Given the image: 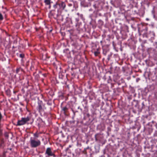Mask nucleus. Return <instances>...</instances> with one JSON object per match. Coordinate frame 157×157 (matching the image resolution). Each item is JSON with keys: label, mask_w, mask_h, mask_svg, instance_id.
<instances>
[{"label": "nucleus", "mask_w": 157, "mask_h": 157, "mask_svg": "<svg viewBox=\"0 0 157 157\" xmlns=\"http://www.w3.org/2000/svg\"><path fill=\"white\" fill-rule=\"evenodd\" d=\"M53 6L55 9H57L58 13L57 16L58 17L61 15L63 10L65 9L66 5L64 2H56Z\"/></svg>", "instance_id": "1"}, {"label": "nucleus", "mask_w": 157, "mask_h": 157, "mask_svg": "<svg viewBox=\"0 0 157 157\" xmlns=\"http://www.w3.org/2000/svg\"><path fill=\"white\" fill-rule=\"evenodd\" d=\"M41 142L40 140H36L34 139L31 138L30 140V144L32 147L35 148L40 145Z\"/></svg>", "instance_id": "2"}, {"label": "nucleus", "mask_w": 157, "mask_h": 157, "mask_svg": "<svg viewBox=\"0 0 157 157\" xmlns=\"http://www.w3.org/2000/svg\"><path fill=\"white\" fill-rule=\"evenodd\" d=\"M31 118L29 117H22L21 120L18 121L17 125L21 126L25 124Z\"/></svg>", "instance_id": "3"}, {"label": "nucleus", "mask_w": 157, "mask_h": 157, "mask_svg": "<svg viewBox=\"0 0 157 157\" xmlns=\"http://www.w3.org/2000/svg\"><path fill=\"white\" fill-rule=\"evenodd\" d=\"M46 109V107L43 104L42 101H40L38 102V105L37 107V109L38 110L39 112H41Z\"/></svg>", "instance_id": "4"}, {"label": "nucleus", "mask_w": 157, "mask_h": 157, "mask_svg": "<svg viewBox=\"0 0 157 157\" xmlns=\"http://www.w3.org/2000/svg\"><path fill=\"white\" fill-rule=\"evenodd\" d=\"M45 154L47 155L48 156H53L55 157V155L52 152L51 149L50 147L47 148L45 151Z\"/></svg>", "instance_id": "5"}, {"label": "nucleus", "mask_w": 157, "mask_h": 157, "mask_svg": "<svg viewBox=\"0 0 157 157\" xmlns=\"http://www.w3.org/2000/svg\"><path fill=\"white\" fill-rule=\"evenodd\" d=\"M44 2L46 6H48L49 9L51 8V4L52 2H51V0H44Z\"/></svg>", "instance_id": "6"}, {"label": "nucleus", "mask_w": 157, "mask_h": 157, "mask_svg": "<svg viewBox=\"0 0 157 157\" xmlns=\"http://www.w3.org/2000/svg\"><path fill=\"white\" fill-rule=\"evenodd\" d=\"M100 53V52L98 49H97L96 51L94 52V54L95 56H98Z\"/></svg>", "instance_id": "7"}, {"label": "nucleus", "mask_w": 157, "mask_h": 157, "mask_svg": "<svg viewBox=\"0 0 157 157\" xmlns=\"http://www.w3.org/2000/svg\"><path fill=\"white\" fill-rule=\"evenodd\" d=\"M33 135L35 138H36L39 136V134L37 133H34Z\"/></svg>", "instance_id": "8"}, {"label": "nucleus", "mask_w": 157, "mask_h": 157, "mask_svg": "<svg viewBox=\"0 0 157 157\" xmlns=\"http://www.w3.org/2000/svg\"><path fill=\"white\" fill-rule=\"evenodd\" d=\"M19 57L21 58H23L24 57V55L23 53L20 54H19Z\"/></svg>", "instance_id": "9"}, {"label": "nucleus", "mask_w": 157, "mask_h": 157, "mask_svg": "<svg viewBox=\"0 0 157 157\" xmlns=\"http://www.w3.org/2000/svg\"><path fill=\"white\" fill-rule=\"evenodd\" d=\"M67 109L66 107H64L63 109V110L64 111V112H65Z\"/></svg>", "instance_id": "10"}, {"label": "nucleus", "mask_w": 157, "mask_h": 157, "mask_svg": "<svg viewBox=\"0 0 157 157\" xmlns=\"http://www.w3.org/2000/svg\"><path fill=\"white\" fill-rule=\"evenodd\" d=\"M3 18L2 15L0 13V20H2L3 19Z\"/></svg>", "instance_id": "11"}, {"label": "nucleus", "mask_w": 157, "mask_h": 157, "mask_svg": "<svg viewBox=\"0 0 157 157\" xmlns=\"http://www.w3.org/2000/svg\"><path fill=\"white\" fill-rule=\"evenodd\" d=\"M59 78H61V79L63 78V76H61V77H60V75H59Z\"/></svg>", "instance_id": "12"}, {"label": "nucleus", "mask_w": 157, "mask_h": 157, "mask_svg": "<svg viewBox=\"0 0 157 157\" xmlns=\"http://www.w3.org/2000/svg\"><path fill=\"white\" fill-rule=\"evenodd\" d=\"M96 136H97V135H96L95 136V139L96 141H97L98 140L96 137Z\"/></svg>", "instance_id": "13"}, {"label": "nucleus", "mask_w": 157, "mask_h": 157, "mask_svg": "<svg viewBox=\"0 0 157 157\" xmlns=\"http://www.w3.org/2000/svg\"><path fill=\"white\" fill-rule=\"evenodd\" d=\"M20 70V69L19 68H18V69H17V70H16V71H17V73H18V71L19 70Z\"/></svg>", "instance_id": "14"}, {"label": "nucleus", "mask_w": 157, "mask_h": 157, "mask_svg": "<svg viewBox=\"0 0 157 157\" xmlns=\"http://www.w3.org/2000/svg\"><path fill=\"white\" fill-rule=\"evenodd\" d=\"M77 14L78 15H79V13H77Z\"/></svg>", "instance_id": "15"}]
</instances>
